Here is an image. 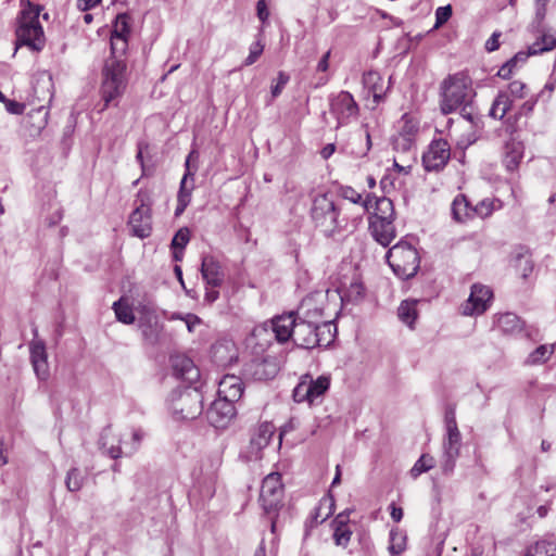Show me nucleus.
I'll return each mask as SVG.
<instances>
[{
  "mask_svg": "<svg viewBox=\"0 0 556 556\" xmlns=\"http://www.w3.org/2000/svg\"><path fill=\"white\" fill-rule=\"evenodd\" d=\"M341 211L342 207L330 192L319 193L313 198L311 217L326 237H333L346 227L348 219L341 217Z\"/></svg>",
  "mask_w": 556,
  "mask_h": 556,
  "instance_id": "obj_1",
  "label": "nucleus"
},
{
  "mask_svg": "<svg viewBox=\"0 0 556 556\" xmlns=\"http://www.w3.org/2000/svg\"><path fill=\"white\" fill-rule=\"evenodd\" d=\"M440 96L442 114L456 112L459 105L471 102L476 96L470 76L465 72L448 75L440 84Z\"/></svg>",
  "mask_w": 556,
  "mask_h": 556,
  "instance_id": "obj_2",
  "label": "nucleus"
},
{
  "mask_svg": "<svg viewBox=\"0 0 556 556\" xmlns=\"http://www.w3.org/2000/svg\"><path fill=\"white\" fill-rule=\"evenodd\" d=\"M40 8L29 4L22 10L18 26L15 30L17 46H26L33 51H41L45 47V34L39 21Z\"/></svg>",
  "mask_w": 556,
  "mask_h": 556,
  "instance_id": "obj_3",
  "label": "nucleus"
},
{
  "mask_svg": "<svg viewBox=\"0 0 556 556\" xmlns=\"http://www.w3.org/2000/svg\"><path fill=\"white\" fill-rule=\"evenodd\" d=\"M127 86V63L126 59L109 58L102 68L101 94L108 106L112 101L119 98Z\"/></svg>",
  "mask_w": 556,
  "mask_h": 556,
  "instance_id": "obj_4",
  "label": "nucleus"
},
{
  "mask_svg": "<svg viewBox=\"0 0 556 556\" xmlns=\"http://www.w3.org/2000/svg\"><path fill=\"white\" fill-rule=\"evenodd\" d=\"M168 407L178 420H193L203 412V395L198 388L175 389L168 396Z\"/></svg>",
  "mask_w": 556,
  "mask_h": 556,
  "instance_id": "obj_5",
  "label": "nucleus"
},
{
  "mask_svg": "<svg viewBox=\"0 0 556 556\" xmlns=\"http://www.w3.org/2000/svg\"><path fill=\"white\" fill-rule=\"evenodd\" d=\"M386 260L393 273L401 279L414 277L420 264L419 254L406 240H401L394 244L386 254Z\"/></svg>",
  "mask_w": 556,
  "mask_h": 556,
  "instance_id": "obj_6",
  "label": "nucleus"
},
{
  "mask_svg": "<svg viewBox=\"0 0 556 556\" xmlns=\"http://www.w3.org/2000/svg\"><path fill=\"white\" fill-rule=\"evenodd\" d=\"M298 316L293 312L274 317L267 323L257 326L253 330L255 337H261L269 330L275 334L279 343H285L293 339V329H295Z\"/></svg>",
  "mask_w": 556,
  "mask_h": 556,
  "instance_id": "obj_7",
  "label": "nucleus"
},
{
  "mask_svg": "<svg viewBox=\"0 0 556 556\" xmlns=\"http://www.w3.org/2000/svg\"><path fill=\"white\" fill-rule=\"evenodd\" d=\"M283 486L278 472L267 475L261 486L260 501L267 514L276 513L282 505Z\"/></svg>",
  "mask_w": 556,
  "mask_h": 556,
  "instance_id": "obj_8",
  "label": "nucleus"
},
{
  "mask_svg": "<svg viewBox=\"0 0 556 556\" xmlns=\"http://www.w3.org/2000/svg\"><path fill=\"white\" fill-rule=\"evenodd\" d=\"M330 114L337 119L336 128L348 125L358 115V104L349 91H341L330 98Z\"/></svg>",
  "mask_w": 556,
  "mask_h": 556,
  "instance_id": "obj_9",
  "label": "nucleus"
},
{
  "mask_svg": "<svg viewBox=\"0 0 556 556\" xmlns=\"http://www.w3.org/2000/svg\"><path fill=\"white\" fill-rule=\"evenodd\" d=\"M462 447V434L459 430H446L442 442L441 470L445 476H451L455 469Z\"/></svg>",
  "mask_w": 556,
  "mask_h": 556,
  "instance_id": "obj_10",
  "label": "nucleus"
},
{
  "mask_svg": "<svg viewBox=\"0 0 556 556\" xmlns=\"http://www.w3.org/2000/svg\"><path fill=\"white\" fill-rule=\"evenodd\" d=\"M451 157V147L445 139H434L422 154V165L427 172H439Z\"/></svg>",
  "mask_w": 556,
  "mask_h": 556,
  "instance_id": "obj_11",
  "label": "nucleus"
},
{
  "mask_svg": "<svg viewBox=\"0 0 556 556\" xmlns=\"http://www.w3.org/2000/svg\"><path fill=\"white\" fill-rule=\"evenodd\" d=\"M138 327L141 334L150 344L157 343L163 331V325L160 321L156 311L148 305H143L139 311Z\"/></svg>",
  "mask_w": 556,
  "mask_h": 556,
  "instance_id": "obj_12",
  "label": "nucleus"
},
{
  "mask_svg": "<svg viewBox=\"0 0 556 556\" xmlns=\"http://www.w3.org/2000/svg\"><path fill=\"white\" fill-rule=\"evenodd\" d=\"M236 414L235 403L217 397L206 410V418L214 428L225 429Z\"/></svg>",
  "mask_w": 556,
  "mask_h": 556,
  "instance_id": "obj_13",
  "label": "nucleus"
},
{
  "mask_svg": "<svg viewBox=\"0 0 556 556\" xmlns=\"http://www.w3.org/2000/svg\"><path fill=\"white\" fill-rule=\"evenodd\" d=\"M194 154L195 151H191L185 162L186 172L180 181L179 191L177 194V206L175 208V216L181 215L191 201V191L193 189V176L198 169L197 166H194V168L191 169L190 162Z\"/></svg>",
  "mask_w": 556,
  "mask_h": 556,
  "instance_id": "obj_14",
  "label": "nucleus"
},
{
  "mask_svg": "<svg viewBox=\"0 0 556 556\" xmlns=\"http://www.w3.org/2000/svg\"><path fill=\"white\" fill-rule=\"evenodd\" d=\"M492 291L482 285L475 283L471 287L470 295L463 306L464 315H480L486 311L492 300Z\"/></svg>",
  "mask_w": 556,
  "mask_h": 556,
  "instance_id": "obj_15",
  "label": "nucleus"
},
{
  "mask_svg": "<svg viewBox=\"0 0 556 556\" xmlns=\"http://www.w3.org/2000/svg\"><path fill=\"white\" fill-rule=\"evenodd\" d=\"M326 294L324 291H315L306 295L298 309V318L320 320L324 315V303Z\"/></svg>",
  "mask_w": 556,
  "mask_h": 556,
  "instance_id": "obj_16",
  "label": "nucleus"
},
{
  "mask_svg": "<svg viewBox=\"0 0 556 556\" xmlns=\"http://www.w3.org/2000/svg\"><path fill=\"white\" fill-rule=\"evenodd\" d=\"M315 331L316 320L298 318L295 329H293L292 340L296 346L302 349L316 348L320 344V339L316 337L318 333H315Z\"/></svg>",
  "mask_w": 556,
  "mask_h": 556,
  "instance_id": "obj_17",
  "label": "nucleus"
},
{
  "mask_svg": "<svg viewBox=\"0 0 556 556\" xmlns=\"http://www.w3.org/2000/svg\"><path fill=\"white\" fill-rule=\"evenodd\" d=\"M363 207L366 212L374 210L369 220H394L395 211L393 202L389 198L367 194Z\"/></svg>",
  "mask_w": 556,
  "mask_h": 556,
  "instance_id": "obj_18",
  "label": "nucleus"
},
{
  "mask_svg": "<svg viewBox=\"0 0 556 556\" xmlns=\"http://www.w3.org/2000/svg\"><path fill=\"white\" fill-rule=\"evenodd\" d=\"M279 371V365L275 357L253 359L247 365L245 372L256 381L274 379Z\"/></svg>",
  "mask_w": 556,
  "mask_h": 556,
  "instance_id": "obj_19",
  "label": "nucleus"
},
{
  "mask_svg": "<svg viewBox=\"0 0 556 556\" xmlns=\"http://www.w3.org/2000/svg\"><path fill=\"white\" fill-rule=\"evenodd\" d=\"M29 352L30 363L38 379H48L49 365L45 342L40 339H34L29 344Z\"/></svg>",
  "mask_w": 556,
  "mask_h": 556,
  "instance_id": "obj_20",
  "label": "nucleus"
},
{
  "mask_svg": "<svg viewBox=\"0 0 556 556\" xmlns=\"http://www.w3.org/2000/svg\"><path fill=\"white\" fill-rule=\"evenodd\" d=\"M523 152V143L516 137V131L513 130L510 139L505 142L503 155V164L508 172L513 173L518 169Z\"/></svg>",
  "mask_w": 556,
  "mask_h": 556,
  "instance_id": "obj_21",
  "label": "nucleus"
},
{
  "mask_svg": "<svg viewBox=\"0 0 556 556\" xmlns=\"http://www.w3.org/2000/svg\"><path fill=\"white\" fill-rule=\"evenodd\" d=\"M172 368L174 375L192 384L200 379V370L194 365L193 361L186 355H176L172 357Z\"/></svg>",
  "mask_w": 556,
  "mask_h": 556,
  "instance_id": "obj_22",
  "label": "nucleus"
},
{
  "mask_svg": "<svg viewBox=\"0 0 556 556\" xmlns=\"http://www.w3.org/2000/svg\"><path fill=\"white\" fill-rule=\"evenodd\" d=\"M244 384L240 377L235 375H225L218 383V397L236 403L243 394Z\"/></svg>",
  "mask_w": 556,
  "mask_h": 556,
  "instance_id": "obj_23",
  "label": "nucleus"
},
{
  "mask_svg": "<svg viewBox=\"0 0 556 556\" xmlns=\"http://www.w3.org/2000/svg\"><path fill=\"white\" fill-rule=\"evenodd\" d=\"M201 274L206 285L213 288L220 287L224 281L222 266L212 255L202 256Z\"/></svg>",
  "mask_w": 556,
  "mask_h": 556,
  "instance_id": "obj_24",
  "label": "nucleus"
},
{
  "mask_svg": "<svg viewBox=\"0 0 556 556\" xmlns=\"http://www.w3.org/2000/svg\"><path fill=\"white\" fill-rule=\"evenodd\" d=\"M152 212L134 210L129 216L128 225L131 233L140 239L148 238L152 232Z\"/></svg>",
  "mask_w": 556,
  "mask_h": 556,
  "instance_id": "obj_25",
  "label": "nucleus"
},
{
  "mask_svg": "<svg viewBox=\"0 0 556 556\" xmlns=\"http://www.w3.org/2000/svg\"><path fill=\"white\" fill-rule=\"evenodd\" d=\"M121 443L122 439L112 432L111 427L102 430L98 441L99 448L112 459H117L124 455Z\"/></svg>",
  "mask_w": 556,
  "mask_h": 556,
  "instance_id": "obj_26",
  "label": "nucleus"
},
{
  "mask_svg": "<svg viewBox=\"0 0 556 556\" xmlns=\"http://www.w3.org/2000/svg\"><path fill=\"white\" fill-rule=\"evenodd\" d=\"M369 229L377 242L388 247L395 238L393 220H369Z\"/></svg>",
  "mask_w": 556,
  "mask_h": 556,
  "instance_id": "obj_27",
  "label": "nucleus"
},
{
  "mask_svg": "<svg viewBox=\"0 0 556 556\" xmlns=\"http://www.w3.org/2000/svg\"><path fill=\"white\" fill-rule=\"evenodd\" d=\"M363 84L368 89V91L372 94L374 102L379 104L384 100V96L387 90L390 88L388 85L384 88V81L381 75L376 71H369L363 75Z\"/></svg>",
  "mask_w": 556,
  "mask_h": 556,
  "instance_id": "obj_28",
  "label": "nucleus"
},
{
  "mask_svg": "<svg viewBox=\"0 0 556 556\" xmlns=\"http://www.w3.org/2000/svg\"><path fill=\"white\" fill-rule=\"evenodd\" d=\"M275 432V427L270 422L261 424L253 432L250 439L252 451L260 452L266 447Z\"/></svg>",
  "mask_w": 556,
  "mask_h": 556,
  "instance_id": "obj_29",
  "label": "nucleus"
},
{
  "mask_svg": "<svg viewBox=\"0 0 556 556\" xmlns=\"http://www.w3.org/2000/svg\"><path fill=\"white\" fill-rule=\"evenodd\" d=\"M514 101L515 99L510 97L509 92L500 91L490 109V116L493 118L503 119L507 112L511 109Z\"/></svg>",
  "mask_w": 556,
  "mask_h": 556,
  "instance_id": "obj_30",
  "label": "nucleus"
},
{
  "mask_svg": "<svg viewBox=\"0 0 556 556\" xmlns=\"http://www.w3.org/2000/svg\"><path fill=\"white\" fill-rule=\"evenodd\" d=\"M305 379L308 384L311 404L319 400L329 390L330 379L326 376H319L317 379H313L311 375L306 374Z\"/></svg>",
  "mask_w": 556,
  "mask_h": 556,
  "instance_id": "obj_31",
  "label": "nucleus"
},
{
  "mask_svg": "<svg viewBox=\"0 0 556 556\" xmlns=\"http://www.w3.org/2000/svg\"><path fill=\"white\" fill-rule=\"evenodd\" d=\"M49 111L45 105H40L29 111L24 119L35 132H40L48 124Z\"/></svg>",
  "mask_w": 556,
  "mask_h": 556,
  "instance_id": "obj_32",
  "label": "nucleus"
},
{
  "mask_svg": "<svg viewBox=\"0 0 556 556\" xmlns=\"http://www.w3.org/2000/svg\"><path fill=\"white\" fill-rule=\"evenodd\" d=\"M452 215L456 222H464L472 217V205L465 194H458L452 203Z\"/></svg>",
  "mask_w": 556,
  "mask_h": 556,
  "instance_id": "obj_33",
  "label": "nucleus"
},
{
  "mask_svg": "<svg viewBox=\"0 0 556 556\" xmlns=\"http://www.w3.org/2000/svg\"><path fill=\"white\" fill-rule=\"evenodd\" d=\"M495 327L505 334L514 333L521 329L519 317L514 313H505L496 318Z\"/></svg>",
  "mask_w": 556,
  "mask_h": 556,
  "instance_id": "obj_34",
  "label": "nucleus"
},
{
  "mask_svg": "<svg viewBox=\"0 0 556 556\" xmlns=\"http://www.w3.org/2000/svg\"><path fill=\"white\" fill-rule=\"evenodd\" d=\"M399 318L413 328V325L417 318L416 301H403L397 308Z\"/></svg>",
  "mask_w": 556,
  "mask_h": 556,
  "instance_id": "obj_35",
  "label": "nucleus"
},
{
  "mask_svg": "<svg viewBox=\"0 0 556 556\" xmlns=\"http://www.w3.org/2000/svg\"><path fill=\"white\" fill-rule=\"evenodd\" d=\"M554 353V345L542 344L538 346L532 353L529 354L526 364L538 365L543 364L549 359Z\"/></svg>",
  "mask_w": 556,
  "mask_h": 556,
  "instance_id": "obj_36",
  "label": "nucleus"
},
{
  "mask_svg": "<svg viewBox=\"0 0 556 556\" xmlns=\"http://www.w3.org/2000/svg\"><path fill=\"white\" fill-rule=\"evenodd\" d=\"M85 475L79 468H71L65 477V486L70 492H78L85 482Z\"/></svg>",
  "mask_w": 556,
  "mask_h": 556,
  "instance_id": "obj_37",
  "label": "nucleus"
},
{
  "mask_svg": "<svg viewBox=\"0 0 556 556\" xmlns=\"http://www.w3.org/2000/svg\"><path fill=\"white\" fill-rule=\"evenodd\" d=\"M130 34V16L127 13H121L116 16L111 30V37H126Z\"/></svg>",
  "mask_w": 556,
  "mask_h": 556,
  "instance_id": "obj_38",
  "label": "nucleus"
},
{
  "mask_svg": "<svg viewBox=\"0 0 556 556\" xmlns=\"http://www.w3.org/2000/svg\"><path fill=\"white\" fill-rule=\"evenodd\" d=\"M334 511V500L332 496L323 497L319 502V506L316 507L315 514L312 517V522H318V518L321 517L320 522H324Z\"/></svg>",
  "mask_w": 556,
  "mask_h": 556,
  "instance_id": "obj_39",
  "label": "nucleus"
},
{
  "mask_svg": "<svg viewBox=\"0 0 556 556\" xmlns=\"http://www.w3.org/2000/svg\"><path fill=\"white\" fill-rule=\"evenodd\" d=\"M332 328L333 331H336V328L330 321L316 320L315 333H318L316 337L320 339V344L317 346H328L332 342L334 337Z\"/></svg>",
  "mask_w": 556,
  "mask_h": 556,
  "instance_id": "obj_40",
  "label": "nucleus"
},
{
  "mask_svg": "<svg viewBox=\"0 0 556 556\" xmlns=\"http://www.w3.org/2000/svg\"><path fill=\"white\" fill-rule=\"evenodd\" d=\"M113 309L115 312L116 319L125 325H131L136 317L131 311V308L118 300L113 303Z\"/></svg>",
  "mask_w": 556,
  "mask_h": 556,
  "instance_id": "obj_41",
  "label": "nucleus"
},
{
  "mask_svg": "<svg viewBox=\"0 0 556 556\" xmlns=\"http://www.w3.org/2000/svg\"><path fill=\"white\" fill-rule=\"evenodd\" d=\"M406 548V536L397 531L396 529H392L390 531V545L389 552L392 555H400Z\"/></svg>",
  "mask_w": 556,
  "mask_h": 556,
  "instance_id": "obj_42",
  "label": "nucleus"
},
{
  "mask_svg": "<svg viewBox=\"0 0 556 556\" xmlns=\"http://www.w3.org/2000/svg\"><path fill=\"white\" fill-rule=\"evenodd\" d=\"M516 267L520 271V275L523 279H527L533 271V261L531 255L526 253H518L516 256Z\"/></svg>",
  "mask_w": 556,
  "mask_h": 556,
  "instance_id": "obj_43",
  "label": "nucleus"
},
{
  "mask_svg": "<svg viewBox=\"0 0 556 556\" xmlns=\"http://www.w3.org/2000/svg\"><path fill=\"white\" fill-rule=\"evenodd\" d=\"M434 466V458L429 454H422L410 469V475L417 478L422 472L429 471Z\"/></svg>",
  "mask_w": 556,
  "mask_h": 556,
  "instance_id": "obj_44",
  "label": "nucleus"
},
{
  "mask_svg": "<svg viewBox=\"0 0 556 556\" xmlns=\"http://www.w3.org/2000/svg\"><path fill=\"white\" fill-rule=\"evenodd\" d=\"M332 530H333L332 538H333L334 544L342 548H346L351 542V538L353 534L350 527L349 526L348 527H332Z\"/></svg>",
  "mask_w": 556,
  "mask_h": 556,
  "instance_id": "obj_45",
  "label": "nucleus"
},
{
  "mask_svg": "<svg viewBox=\"0 0 556 556\" xmlns=\"http://www.w3.org/2000/svg\"><path fill=\"white\" fill-rule=\"evenodd\" d=\"M110 43H111V56L110 58L124 59L123 55L125 54V52L128 48V38L111 37Z\"/></svg>",
  "mask_w": 556,
  "mask_h": 556,
  "instance_id": "obj_46",
  "label": "nucleus"
},
{
  "mask_svg": "<svg viewBox=\"0 0 556 556\" xmlns=\"http://www.w3.org/2000/svg\"><path fill=\"white\" fill-rule=\"evenodd\" d=\"M364 286L359 281L351 282V285L344 291L342 299H345L350 302H357L364 296Z\"/></svg>",
  "mask_w": 556,
  "mask_h": 556,
  "instance_id": "obj_47",
  "label": "nucleus"
},
{
  "mask_svg": "<svg viewBox=\"0 0 556 556\" xmlns=\"http://www.w3.org/2000/svg\"><path fill=\"white\" fill-rule=\"evenodd\" d=\"M293 400L298 403L308 402L311 404V397L308 393V384L305 379V375L301 377L300 382L293 390Z\"/></svg>",
  "mask_w": 556,
  "mask_h": 556,
  "instance_id": "obj_48",
  "label": "nucleus"
},
{
  "mask_svg": "<svg viewBox=\"0 0 556 556\" xmlns=\"http://www.w3.org/2000/svg\"><path fill=\"white\" fill-rule=\"evenodd\" d=\"M144 433L141 429H134L131 432V441L125 442V456H131L139 448L142 440H143Z\"/></svg>",
  "mask_w": 556,
  "mask_h": 556,
  "instance_id": "obj_49",
  "label": "nucleus"
},
{
  "mask_svg": "<svg viewBox=\"0 0 556 556\" xmlns=\"http://www.w3.org/2000/svg\"><path fill=\"white\" fill-rule=\"evenodd\" d=\"M148 148H149V144L144 141H139L137 143L136 160L140 164V167H141V172H142L141 177L151 176L154 172L153 166H148L143 160V151L147 150Z\"/></svg>",
  "mask_w": 556,
  "mask_h": 556,
  "instance_id": "obj_50",
  "label": "nucleus"
},
{
  "mask_svg": "<svg viewBox=\"0 0 556 556\" xmlns=\"http://www.w3.org/2000/svg\"><path fill=\"white\" fill-rule=\"evenodd\" d=\"M135 210L152 212V198L148 190L140 189L135 199Z\"/></svg>",
  "mask_w": 556,
  "mask_h": 556,
  "instance_id": "obj_51",
  "label": "nucleus"
},
{
  "mask_svg": "<svg viewBox=\"0 0 556 556\" xmlns=\"http://www.w3.org/2000/svg\"><path fill=\"white\" fill-rule=\"evenodd\" d=\"M190 240V230L187 227L180 228L172 239V249L184 250Z\"/></svg>",
  "mask_w": 556,
  "mask_h": 556,
  "instance_id": "obj_52",
  "label": "nucleus"
},
{
  "mask_svg": "<svg viewBox=\"0 0 556 556\" xmlns=\"http://www.w3.org/2000/svg\"><path fill=\"white\" fill-rule=\"evenodd\" d=\"M414 141L415 140L409 139L408 137L396 135L392 139V147L395 151L406 153L412 150Z\"/></svg>",
  "mask_w": 556,
  "mask_h": 556,
  "instance_id": "obj_53",
  "label": "nucleus"
},
{
  "mask_svg": "<svg viewBox=\"0 0 556 556\" xmlns=\"http://www.w3.org/2000/svg\"><path fill=\"white\" fill-rule=\"evenodd\" d=\"M506 92L515 100L523 99L527 96V85L519 80H514L508 85Z\"/></svg>",
  "mask_w": 556,
  "mask_h": 556,
  "instance_id": "obj_54",
  "label": "nucleus"
},
{
  "mask_svg": "<svg viewBox=\"0 0 556 556\" xmlns=\"http://www.w3.org/2000/svg\"><path fill=\"white\" fill-rule=\"evenodd\" d=\"M339 194L344 200H349L350 202H352L354 204L361 203L363 205L364 200L362 198V194L358 193L354 188H352L350 186L340 187Z\"/></svg>",
  "mask_w": 556,
  "mask_h": 556,
  "instance_id": "obj_55",
  "label": "nucleus"
},
{
  "mask_svg": "<svg viewBox=\"0 0 556 556\" xmlns=\"http://www.w3.org/2000/svg\"><path fill=\"white\" fill-rule=\"evenodd\" d=\"M402 119L404 123L397 135L415 140V136L418 132V125L409 119L407 115H404Z\"/></svg>",
  "mask_w": 556,
  "mask_h": 556,
  "instance_id": "obj_56",
  "label": "nucleus"
},
{
  "mask_svg": "<svg viewBox=\"0 0 556 556\" xmlns=\"http://www.w3.org/2000/svg\"><path fill=\"white\" fill-rule=\"evenodd\" d=\"M452 14H453V10H452V5L451 4H447V5H444V7H439L435 10V24H434V28H439L442 25H444L451 18Z\"/></svg>",
  "mask_w": 556,
  "mask_h": 556,
  "instance_id": "obj_57",
  "label": "nucleus"
},
{
  "mask_svg": "<svg viewBox=\"0 0 556 556\" xmlns=\"http://www.w3.org/2000/svg\"><path fill=\"white\" fill-rule=\"evenodd\" d=\"M460 113V116L470 122L471 124H476V121L478 119L477 110L473 105V100L471 102L465 103L464 105H459L458 110Z\"/></svg>",
  "mask_w": 556,
  "mask_h": 556,
  "instance_id": "obj_58",
  "label": "nucleus"
},
{
  "mask_svg": "<svg viewBox=\"0 0 556 556\" xmlns=\"http://www.w3.org/2000/svg\"><path fill=\"white\" fill-rule=\"evenodd\" d=\"M264 51V45L261 40H257L250 47V53L243 62V66H250L254 64Z\"/></svg>",
  "mask_w": 556,
  "mask_h": 556,
  "instance_id": "obj_59",
  "label": "nucleus"
},
{
  "mask_svg": "<svg viewBox=\"0 0 556 556\" xmlns=\"http://www.w3.org/2000/svg\"><path fill=\"white\" fill-rule=\"evenodd\" d=\"M444 425L446 430H459L456 421V408L454 405H447L444 413Z\"/></svg>",
  "mask_w": 556,
  "mask_h": 556,
  "instance_id": "obj_60",
  "label": "nucleus"
},
{
  "mask_svg": "<svg viewBox=\"0 0 556 556\" xmlns=\"http://www.w3.org/2000/svg\"><path fill=\"white\" fill-rule=\"evenodd\" d=\"M492 211H493L492 202H490L488 200H482L476 206H472V217L479 216L481 218H484V217H488L489 215H491Z\"/></svg>",
  "mask_w": 556,
  "mask_h": 556,
  "instance_id": "obj_61",
  "label": "nucleus"
},
{
  "mask_svg": "<svg viewBox=\"0 0 556 556\" xmlns=\"http://www.w3.org/2000/svg\"><path fill=\"white\" fill-rule=\"evenodd\" d=\"M288 81L289 75H287L285 72H279L276 84L271 85L270 92L273 98L278 97L282 92V89L288 84Z\"/></svg>",
  "mask_w": 556,
  "mask_h": 556,
  "instance_id": "obj_62",
  "label": "nucleus"
},
{
  "mask_svg": "<svg viewBox=\"0 0 556 556\" xmlns=\"http://www.w3.org/2000/svg\"><path fill=\"white\" fill-rule=\"evenodd\" d=\"M539 96L540 94H538L535 97H531L526 102H523L520 105L518 112L516 113V118H518L520 116H529L532 113V111L538 102Z\"/></svg>",
  "mask_w": 556,
  "mask_h": 556,
  "instance_id": "obj_63",
  "label": "nucleus"
},
{
  "mask_svg": "<svg viewBox=\"0 0 556 556\" xmlns=\"http://www.w3.org/2000/svg\"><path fill=\"white\" fill-rule=\"evenodd\" d=\"M526 556H556V546H536L534 548V554L529 549Z\"/></svg>",
  "mask_w": 556,
  "mask_h": 556,
  "instance_id": "obj_64",
  "label": "nucleus"
}]
</instances>
